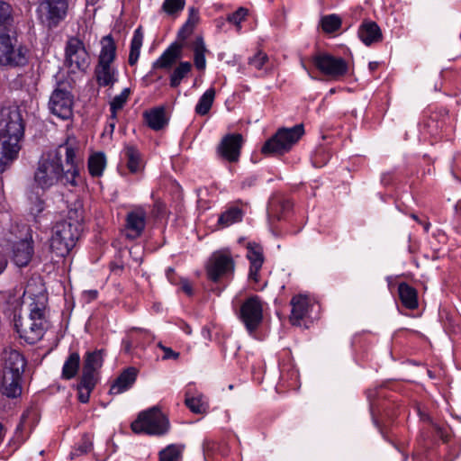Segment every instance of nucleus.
Returning a JSON list of instances; mask_svg holds the SVG:
<instances>
[{
  "label": "nucleus",
  "instance_id": "nucleus-1",
  "mask_svg": "<svg viewBox=\"0 0 461 461\" xmlns=\"http://www.w3.org/2000/svg\"><path fill=\"white\" fill-rule=\"evenodd\" d=\"M23 302L28 306L29 316H14V329L21 339L35 344L50 328L48 309V295L41 277H31L23 294Z\"/></svg>",
  "mask_w": 461,
  "mask_h": 461
},
{
  "label": "nucleus",
  "instance_id": "nucleus-2",
  "mask_svg": "<svg viewBox=\"0 0 461 461\" xmlns=\"http://www.w3.org/2000/svg\"><path fill=\"white\" fill-rule=\"evenodd\" d=\"M67 212L59 220V257L69 256L81 236L85 225L84 204L78 194L71 193L66 200Z\"/></svg>",
  "mask_w": 461,
  "mask_h": 461
},
{
  "label": "nucleus",
  "instance_id": "nucleus-3",
  "mask_svg": "<svg viewBox=\"0 0 461 461\" xmlns=\"http://www.w3.org/2000/svg\"><path fill=\"white\" fill-rule=\"evenodd\" d=\"M23 132L24 127L19 111L3 110L0 118V173L17 158Z\"/></svg>",
  "mask_w": 461,
  "mask_h": 461
},
{
  "label": "nucleus",
  "instance_id": "nucleus-4",
  "mask_svg": "<svg viewBox=\"0 0 461 461\" xmlns=\"http://www.w3.org/2000/svg\"><path fill=\"white\" fill-rule=\"evenodd\" d=\"M366 395L369 402V410L374 426L378 429L384 440L399 450L398 446L391 439L389 431L385 429L386 425L383 424L376 417L377 412L388 421L392 422L396 419L399 414L400 405L397 403L395 397L387 391L384 384L367 389Z\"/></svg>",
  "mask_w": 461,
  "mask_h": 461
},
{
  "label": "nucleus",
  "instance_id": "nucleus-5",
  "mask_svg": "<svg viewBox=\"0 0 461 461\" xmlns=\"http://www.w3.org/2000/svg\"><path fill=\"white\" fill-rule=\"evenodd\" d=\"M3 361L1 392L8 398H16L22 393L21 381L26 360L18 350L8 348L3 351Z\"/></svg>",
  "mask_w": 461,
  "mask_h": 461
},
{
  "label": "nucleus",
  "instance_id": "nucleus-6",
  "mask_svg": "<svg viewBox=\"0 0 461 461\" xmlns=\"http://www.w3.org/2000/svg\"><path fill=\"white\" fill-rule=\"evenodd\" d=\"M104 349L87 351L84 356L83 370L79 382L76 385L77 400L81 403H87L91 393L94 391L98 377L95 375L104 365Z\"/></svg>",
  "mask_w": 461,
  "mask_h": 461
},
{
  "label": "nucleus",
  "instance_id": "nucleus-7",
  "mask_svg": "<svg viewBox=\"0 0 461 461\" xmlns=\"http://www.w3.org/2000/svg\"><path fill=\"white\" fill-rule=\"evenodd\" d=\"M304 134L303 123L291 128H279L274 135L265 141L261 153L265 156H282L288 153Z\"/></svg>",
  "mask_w": 461,
  "mask_h": 461
},
{
  "label": "nucleus",
  "instance_id": "nucleus-8",
  "mask_svg": "<svg viewBox=\"0 0 461 461\" xmlns=\"http://www.w3.org/2000/svg\"><path fill=\"white\" fill-rule=\"evenodd\" d=\"M235 268L236 262L229 249L213 251L204 264L206 278L213 284H221L232 278Z\"/></svg>",
  "mask_w": 461,
  "mask_h": 461
},
{
  "label": "nucleus",
  "instance_id": "nucleus-9",
  "mask_svg": "<svg viewBox=\"0 0 461 461\" xmlns=\"http://www.w3.org/2000/svg\"><path fill=\"white\" fill-rule=\"evenodd\" d=\"M169 428L168 419L158 407L140 411L131 423L132 432L138 435L163 436L168 432Z\"/></svg>",
  "mask_w": 461,
  "mask_h": 461
},
{
  "label": "nucleus",
  "instance_id": "nucleus-10",
  "mask_svg": "<svg viewBox=\"0 0 461 461\" xmlns=\"http://www.w3.org/2000/svg\"><path fill=\"white\" fill-rule=\"evenodd\" d=\"M62 147H65V167H63L59 156V180H64V184L77 186V178L79 177L83 159L77 156V138L74 135H68L65 141L59 143V149Z\"/></svg>",
  "mask_w": 461,
  "mask_h": 461
},
{
  "label": "nucleus",
  "instance_id": "nucleus-11",
  "mask_svg": "<svg viewBox=\"0 0 461 461\" xmlns=\"http://www.w3.org/2000/svg\"><path fill=\"white\" fill-rule=\"evenodd\" d=\"M91 58L84 41L77 36L68 37L64 49V66L71 74L86 73L90 66Z\"/></svg>",
  "mask_w": 461,
  "mask_h": 461
},
{
  "label": "nucleus",
  "instance_id": "nucleus-12",
  "mask_svg": "<svg viewBox=\"0 0 461 461\" xmlns=\"http://www.w3.org/2000/svg\"><path fill=\"white\" fill-rule=\"evenodd\" d=\"M29 62V50L8 33H0V66L22 68Z\"/></svg>",
  "mask_w": 461,
  "mask_h": 461
},
{
  "label": "nucleus",
  "instance_id": "nucleus-13",
  "mask_svg": "<svg viewBox=\"0 0 461 461\" xmlns=\"http://www.w3.org/2000/svg\"><path fill=\"white\" fill-rule=\"evenodd\" d=\"M263 311V302L256 294L246 298L240 304L237 316L249 333L255 332L262 324Z\"/></svg>",
  "mask_w": 461,
  "mask_h": 461
},
{
  "label": "nucleus",
  "instance_id": "nucleus-14",
  "mask_svg": "<svg viewBox=\"0 0 461 461\" xmlns=\"http://www.w3.org/2000/svg\"><path fill=\"white\" fill-rule=\"evenodd\" d=\"M34 179L42 189L52 186L58 181L57 148L42 153Z\"/></svg>",
  "mask_w": 461,
  "mask_h": 461
},
{
  "label": "nucleus",
  "instance_id": "nucleus-15",
  "mask_svg": "<svg viewBox=\"0 0 461 461\" xmlns=\"http://www.w3.org/2000/svg\"><path fill=\"white\" fill-rule=\"evenodd\" d=\"M314 67L324 76L339 79L348 74V64L342 57L328 52H318L312 58Z\"/></svg>",
  "mask_w": 461,
  "mask_h": 461
},
{
  "label": "nucleus",
  "instance_id": "nucleus-16",
  "mask_svg": "<svg viewBox=\"0 0 461 461\" xmlns=\"http://www.w3.org/2000/svg\"><path fill=\"white\" fill-rule=\"evenodd\" d=\"M244 138L241 133H227L216 148L217 156L223 161L237 163L241 155Z\"/></svg>",
  "mask_w": 461,
  "mask_h": 461
},
{
  "label": "nucleus",
  "instance_id": "nucleus-17",
  "mask_svg": "<svg viewBox=\"0 0 461 461\" xmlns=\"http://www.w3.org/2000/svg\"><path fill=\"white\" fill-rule=\"evenodd\" d=\"M292 306L289 321L293 326L309 328L307 320L312 319L310 316V298L305 294H295L290 301Z\"/></svg>",
  "mask_w": 461,
  "mask_h": 461
},
{
  "label": "nucleus",
  "instance_id": "nucleus-18",
  "mask_svg": "<svg viewBox=\"0 0 461 461\" xmlns=\"http://www.w3.org/2000/svg\"><path fill=\"white\" fill-rule=\"evenodd\" d=\"M246 258L249 262L248 278L258 284L260 280L259 272L265 262L264 249L260 243L249 241L246 245Z\"/></svg>",
  "mask_w": 461,
  "mask_h": 461
},
{
  "label": "nucleus",
  "instance_id": "nucleus-19",
  "mask_svg": "<svg viewBox=\"0 0 461 461\" xmlns=\"http://www.w3.org/2000/svg\"><path fill=\"white\" fill-rule=\"evenodd\" d=\"M11 253L13 262L19 267H24L31 262L34 253L32 237H25L12 242Z\"/></svg>",
  "mask_w": 461,
  "mask_h": 461
},
{
  "label": "nucleus",
  "instance_id": "nucleus-20",
  "mask_svg": "<svg viewBox=\"0 0 461 461\" xmlns=\"http://www.w3.org/2000/svg\"><path fill=\"white\" fill-rule=\"evenodd\" d=\"M146 226V212L140 209L131 211L125 219V237L129 240H136L141 236Z\"/></svg>",
  "mask_w": 461,
  "mask_h": 461
},
{
  "label": "nucleus",
  "instance_id": "nucleus-21",
  "mask_svg": "<svg viewBox=\"0 0 461 461\" xmlns=\"http://www.w3.org/2000/svg\"><path fill=\"white\" fill-rule=\"evenodd\" d=\"M138 373V369L134 366L123 369L111 384L109 394L116 395L131 389L137 380Z\"/></svg>",
  "mask_w": 461,
  "mask_h": 461
},
{
  "label": "nucleus",
  "instance_id": "nucleus-22",
  "mask_svg": "<svg viewBox=\"0 0 461 461\" xmlns=\"http://www.w3.org/2000/svg\"><path fill=\"white\" fill-rule=\"evenodd\" d=\"M357 36L366 46H371L383 40L381 28L376 22L369 19H365L361 23L357 30Z\"/></svg>",
  "mask_w": 461,
  "mask_h": 461
},
{
  "label": "nucleus",
  "instance_id": "nucleus-23",
  "mask_svg": "<svg viewBox=\"0 0 461 461\" xmlns=\"http://www.w3.org/2000/svg\"><path fill=\"white\" fill-rule=\"evenodd\" d=\"M145 124L151 130L158 131L168 125L169 118L166 114L164 105L153 107L143 113Z\"/></svg>",
  "mask_w": 461,
  "mask_h": 461
},
{
  "label": "nucleus",
  "instance_id": "nucleus-24",
  "mask_svg": "<svg viewBox=\"0 0 461 461\" xmlns=\"http://www.w3.org/2000/svg\"><path fill=\"white\" fill-rule=\"evenodd\" d=\"M41 23L49 29L58 25V0H44L37 9Z\"/></svg>",
  "mask_w": 461,
  "mask_h": 461
},
{
  "label": "nucleus",
  "instance_id": "nucleus-25",
  "mask_svg": "<svg viewBox=\"0 0 461 461\" xmlns=\"http://www.w3.org/2000/svg\"><path fill=\"white\" fill-rule=\"evenodd\" d=\"M183 47V43L176 41L172 42L160 57L153 62L152 68H170L176 59L181 56Z\"/></svg>",
  "mask_w": 461,
  "mask_h": 461
},
{
  "label": "nucleus",
  "instance_id": "nucleus-26",
  "mask_svg": "<svg viewBox=\"0 0 461 461\" xmlns=\"http://www.w3.org/2000/svg\"><path fill=\"white\" fill-rule=\"evenodd\" d=\"M94 73L100 87L113 86L118 81V71L112 64L97 63Z\"/></svg>",
  "mask_w": 461,
  "mask_h": 461
},
{
  "label": "nucleus",
  "instance_id": "nucleus-27",
  "mask_svg": "<svg viewBox=\"0 0 461 461\" xmlns=\"http://www.w3.org/2000/svg\"><path fill=\"white\" fill-rule=\"evenodd\" d=\"M410 175L406 167H394L391 170L383 172L380 176V183L383 186H395L406 182Z\"/></svg>",
  "mask_w": 461,
  "mask_h": 461
},
{
  "label": "nucleus",
  "instance_id": "nucleus-28",
  "mask_svg": "<svg viewBox=\"0 0 461 461\" xmlns=\"http://www.w3.org/2000/svg\"><path fill=\"white\" fill-rule=\"evenodd\" d=\"M122 153L126 158V166L128 170L131 174H137L140 172L141 167H143V160L138 147L134 144L126 143L124 144Z\"/></svg>",
  "mask_w": 461,
  "mask_h": 461
},
{
  "label": "nucleus",
  "instance_id": "nucleus-29",
  "mask_svg": "<svg viewBox=\"0 0 461 461\" xmlns=\"http://www.w3.org/2000/svg\"><path fill=\"white\" fill-rule=\"evenodd\" d=\"M447 115V112L441 111L430 112L429 115L424 114L422 123L427 132L432 136L438 135L446 124Z\"/></svg>",
  "mask_w": 461,
  "mask_h": 461
},
{
  "label": "nucleus",
  "instance_id": "nucleus-30",
  "mask_svg": "<svg viewBox=\"0 0 461 461\" xmlns=\"http://www.w3.org/2000/svg\"><path fill=\"white\" fill-rule=\"evenodd\" d=\"M398 294L402 304L408 310L419 307L418 291L406 282L398 285Z\"/></svg>",
  "mask_w": 461,
  "mask_h": 461
},
{
  "label": "nucleus",
  "instance_id": "nucleus-31",
  "mask_svg": "<svg viewBox=\"0 0 461 461\" xmlns=\"http://www.w3.org/2000/svg\"><path fill=\"white\" fill-rule=\"evenodd\" d=\"M245 212L238 205H230L223 211L218 218L217 224L221 228H228L243 221Z\"/></svg>",
  "mask_w": 461,
  "mask_h": 461
},
{
  "label": "nucleus",
  "instance_id": "nucleus-32",
  "mask_svg": "<svg viewBox=\"0 0 461 461\" xmlns=\"http://www.w3.org/2000/svg\"><path fill=\"white\" fill-rule=\"evenodd\" d=\"M101 50L98 56V62L103 64H112L116 59L117 46L112 34L102 38Z\"/></svg>",
  "mask_w": 461,
  "mask_h": 461
},
{
  "label": "nucleus",
  "instance_id": "nucleus-33",
  "mask_svg": "<svg viewBox=\"0 0 461 461\" xmlns=\"http://www.w3.org/2000/svg\"><path fill=\"white\" fill-rule=\"evenodd\" d=\"M106 166V157L104 152L98 151L89 156L87 167L88 172L93 177L103 176Z\"/></svg>",
  "mask_w": 461,
  "mask_h": 461
},
{
  "label": "nucleus",
  "instance_id": "nucleus-34",
  "mask_svg": "<svg viewBox=\"0 0 461 461\" xmlns=\"http://www.w3.org/2000/svg\"><path fill=\"white\" fill-rule=\"evenodd\" d=\"M74 96L59 88V119L68 120L73 117Z\"/></svg>",
  "mask_w": 461,
  "mask_h": 461
},
{
  "label": "nucleus",
  "instance_id": "nucleus-35",
  "mask_svg": "<svg viewBox=\"0 0 461 461\" xmlns=\"http://www.w3.org/2000/svg\"><path fill=\"white\" fill-rule=\"evenodd\" d=\"M143 32L142 27L139 26L133 32L132 39L131 41L130 53L128 62L130 66H134L140 54V49L143 43Z\"/></svg>",
  "mask_w": 461,
  "mask_h": 461
},
{
  "label": "nucleus",
  "instance_id": "nucleus-36",
  "mask_svg": "<svg viewBox=\"0 0 461 461\" xmlns=\"http://www.w3.org/2000/svg\"><path fill=\"white\" fill-rule=\"evenodd\" d=\"M94 448L93 435L84 433L79 441L75 445L69 454V459L73 460L78 456H85Z\"/></svg>",
  "mask_w": 461,
  "mask_h": 461
},
{
  "label": "nucleus",
  "instance_id": "nucleus-37",
  "mask_svg": "<svg viewBox=\"0 0 461 461\" xmlns=\"http://www.w3.org/2000/svg\"><path fill=\"white\" fill-rule=\"evenodd\" d=\"M80 366V356L78 352H72L66 359L61 371V376L64 379L70 380L74 378Z\"/></svg>",
  "mask_w": 461,
  "mask_h": 461
},
{
  "label": "nucleus",
  "instance_id": "nucleus-38",
  "mask_svg": "<svg viewBox=\"0 0 461 461\" xmlns=\"http://www.w3.org/2000/svg\"><path fill=\"white\" fill-rule=\"evenodd\" d=\"M194 63L198 70H204L206 68L205 53L207 51L203 37L198 35L194 42Z\"/></svg>",
  "mask_w": 461,
  "mask_h": 461
},
{
  "label": "nucleus",
  "instance_id": "nucleus-39",
  "mask_svg": "<svg viewBox=\"0 0 461 461\" xmlns=\"http://www.w3.org/2000/svg\"><path fill=\"white\" fill-rule=\"evenodd\" d=\"M215 98V89L213 87L208 88L199 98L194 112L196 114L203 116L206 115L213 104Z\"/></svg>",
  "mask_w": 461,
  "mask_h": 461
},
{
  "label": "nucleus",
  "instance_id": "nucleus-40",
  "mask_svg": "<svg viewBox=\"0 0 461 461\" xmlns=\"http://www.w3.org/2000/svg\"><path fill=\"white\" fill-rule=\"evenodd\" d=\"M319 25L324 33L331 34L340 29L342 20L337 14H326L321 17Z\"/></svg>",
  "mask_w": 461,
  "mask_h": 461
},
{
  "label": "nucleus",
  "instance_id": "nucleus-41",
  "mask_svg": "<svg viewBox=\"0 0 461 461\" xmlns=\"http://www.w3.org/2000/svg\"><path fill=\"white\" fill-rule=\"evenodd\" d=\"M185 403L186 407L195 414H203L208 409V403L203 400V395L200 393L197 396H189L188 393H185Z\"/></svg>",
  "mask_w": 461,
  "mask_h": 461
},
{
  "label": "nucleus",
  "instance_id": "nucleus-42",
  "mask_svg": "<svg viewBox=\"0 0 461 461\" xmlns=\"http://www.w3.org/2000/svg\"><path fill=\"white\" fill-rule=\"evenodd\" d=\"M191 68L192 65L189 61H181L170 75V86L172 88L177 87L181 84V81L191 71Z\"/></svg>",
  "mask_w": 461,
  "mask_h": 461
},
{
  "label": "nucleus",
  "instance_id": "nucleus-43",
  "mask_svg": "<svg viewBox=\"0 0 461 461\" xmlns=\"http://www.w3.org/2000/svg\"><path fill=\"white\" fill-rule=\"evenodd\" d=\"M194 8H190V14L186 22L180 27L177 32V39L185 41L194 32V24L198 21L197 16H193Z\"/></svg>",
  "mask_w": 461,
  "mask_h": 461
},
{
  "label": "nucleus",
  "instance_id": "nucleus-44",
  "mask_svg": "<svg viewBox=\"0 0 461 461\" xmlns=\"http://www.w3.org/2000/svg\"><path fill=\"white\" fill-rule=\"evenodd\" d=\"M12 6L5 1L0 0V28L7 29L12 26L14 17Z\"/></svg>",
  "mask_w": 461,
  "mask_h": 461
},
{
  "label": "nucleus",
  "instance_id": "nucleus-45",
  "mask_svg": "<svg viewBox=\"0 0 461 461\" xmlns=\"http://www.w3.org/2000/svg\"><path fill=\"white\" fill-rule=\"evenodd\" d=\"M249 9L246 7H239L235 12L228 14L227 22L234 24L238 31L241 30V23L246 20L249 15Z\"/></svg>",
  "mask_w": 461,
  "mask_h": 461
},
{
  "label": "nucleus",
  "instance_id": "nucleus-46",
  "mask_svg": "<svg viewBox=\"0 0 461 461\" xmlns=\"http://www.w3.org/2000/svg\"><path fill=\"white\" fill-rule=\"evenodd\" d=\"M181 451L175 444L168 445L159 452V461H178Z\"/></svg>",
  "mask_w": 461,
  "mask_h": 461
},
{
  "label": "nucleus",
  "instance_id": "nucleus-47",
  "mask_svg": "<svg viewBox=\"0 0 461 461\" xmlns=\"http://www.w3.org/2000/svg\"><path fill=\"white\" fill-rule=\"evenodd\" d=\"M267 61V54L262 50H258L252 57L249 58L248 64L257 70H260Z\"/></svg>",
  "mask_w": 461,
  "mask_h": 461
},
{
  "label": "nucleus",
  "instance_id": "nucleus-48",
  "mask_svg": "<svg viewBox=\"0 0 461 461\" xmlns=\"http://www.w3.org/2000/svg\"><path fill=\"white\" fill-rule=\"evenodd\" d=\"M184 7V0H165L162 5L163 11L169 15H173L179 11H182Z\"/></svg>",
  "mask_w": 461,
  "mask_h": 461
},
{
  "label": "nucleus",
  "instance_id": "nucleus-49",
  "mask_svg": "<svg viewBox=\"0 0 461 461\" xmlns=\"http://www.w3.org/2000/svg\"><path fill=\"white\" fill-rule=\"evenodd\" d=\"M131 93V89L129 87H125L120 95L113 97V99L110 102V105L122 109L125 104L127 103L129 95Z\"/></svg>",
  "mask_w": 461,
  "mask_h": 461
},
{
  "label": "nucleus",
  "instance_id": "nucleus-50",
  "mask_svg": "<svg viewBox=\"0 0 461 461\" xmlns=\"http://www.w3.org/2000/svg\"><path fill=\"white\" fill-rule=\"evenodd\" d=\"M151 212L157 219L164 218L167 214V204L160 199L155 200Z\"/></svg>",
  "mask_w": 461,
  "mask_h": 461
},
{
  "label": "nucleus",
  "instance_id": "nucleus-51",
  "mask_svg": "<svg viewBox=\"0 0 461 461\" xmlns=\"http://www.w3.org/2000/svg\"><path fill=\"white\" fill-rule=\"evenodd\" d=\"M279 369L281 375H285V373L291 377V378H297L298 377V370L296 369L295 366L289 362L285 363L283 360L279 363Z\"/></svg>",
  "mask_w": 461,
  "mask_h": 461
},
{
  "label": "nucleus",
  "instance_id": "nucleus-52",
  "mask_svg": "<svg viewBox=\"0 0 461 461\" xmlns=\"http://www.w3.org/2000/svg\"><path fill=\"white\" fill-rule=\"evenodd\" d=\"M432 428L434 429L435 430V433L436 435L445 443H447L450 438H451V436L450 434L448 433L447 431V429L434 422L432 423Z\"/></svg>",
  "mask_w": 461,
  "mask_h": 461
},
{
  "label": "nucleus",
  "instance_id": "nucleus-53",
  "mask_svg": "<svg viewBox=\"0 0 461 461\" xmlns=\"http://www.w3.org/2000/svg\"><path fill=\"white\" fill-rule=\"evenodd\" d=\"M158 347L163 351V359H178L180 353L173 350L171 348L164 346L161 342L158 343Z\"/></svg>",
  "mask_w": 461,
  "mask_h": 461
},
{
  "label": "nucleus",
  "instance_id": "nucleus-54",
  "mask_svg": "<svg viewBox=\"0 0 461 461\" xmlns=\"http://www.w3.org/2000/svg\"><path fill=\"white\" fill-rule=\"evenodd\" d=\"M57 105H58V86L53 89L50 96V100H49V103H48V108L50 112V113L54 114V115H58V112H57Z\"/></svg>",
  "mask_w": 461,
  "mask_h": 461
},
{
  "label": "nucleus",
  "instance_id": "nucleus-55",
  "mask_svg": "<svg viewBox=\"0 0 461 461\" xmlns=\"http://www.w3.org/2000/svg\"><path fill=\"white\" fill-rule=\"evenodd\" d=\"M258 182V176L256 175H249L245 176L240 183V187L242 190L251 188L256 185Z\"/></svg>",
  "mask_w": 461,
  "mask_h": 461
},
{
  "label": "nucleus",
  "instance_id": "nucleus-56",
  "mask_svg": "<svg viewBox=\"0 0 461 461\" xmlns=\"http://www.w3.org/2000/svg\"><path fill=\"white\" fill-rule=\"evenodd\" d=\"M64 300H65V310L62 311V314L65 315V311H68V313L72 312L75 306V302L73 296L68 294L64 286Z\"/></svg>",
  "mask_w": 461,
  "mask_h": 461
},
{
  "label": "nucleus",
  "instance_id": "nucleus-57",
  "mask_svg": "<svg viewBox=\"0 0 461 461\" xmlns=\"http://www.w3.org/2000/svg\"><path fill=\"white\" fill-rule=\"evenodd\" d=\"M180 283H181V289L182 291L188 296H193L194 294V289H193V286L191 285V283L189 282V280L185 277H181L180 278Z\"/></svg>",
  "mask_w": 461,
  "mask_h": 461
},
{
  "label": "nucleus",
  "instance_id": "nucleus-58",
  "mask_svg": "<svg viewBox=\"0 0 461 461\" xmlns=\"http://www.w3.org/2000/svg\"><path fill=\"white\" fill-rule=\"evenodd\" d=\"M98 294H99V293L96 289L86 290L83 293L84 299H85L86 303H87L96 300L98 297Z\"/></svg>",
  "mask_w": 461,
  "mask_h": 461
},
{
  "label": "nucleus",
  "instance_id": "nucleus-59",
  "mask_svg": "<svg viewBox=\"0 0 461 461\" xmlns=\"http://www.w3.org/2000/svg\"><path fill=\"white\" fill-rule=\"evenodd\" d=\"M166 276L172 285L177 284V276L174 267H167L166 270Z\"/></svg>",
  "mask_w": 461,
  "mask_h": 461
},
{
  "label": "nucleus",
  "instance_id": "nucleus-60",
  "mask_svg": "<svg viewBox=\"0 0 461 461\" xmlns=\"http://www.w3.org/2000/svg\"><path fill=\"white\" fill-rule=\"evenodd\" d=\"M68 1L59 0V21H61L67 14Z\"/></svg>",
  "mask_w": 461,
  "mask_h": 461
},
{
  "label": "nucleus",
  "instance_id": "nucleus-61",
  "mask_svg": "<svg viewBox=\"0 0 461 461\" xmlns=\"http://www.w3.org/2000/svg\"><path fill=\"white\" fill-rule=\"evenodd\" d=\"M418 414L422 421L429 422L431 425L434 423L431 416L429 413L422 411L420 408L418 409Z\"/></svg>",
  "mask_w": 461,
  "mask_h": 461
},
{
  "label": "nucleus",
  "instance_id": "nucleus-62",
  "mask_svg": "<svg viewBox=\"0 0 461 461\" xmlns=\"http://www.w3.org/2000/svg\"><path fill=\"white\" fill-rule=\"evenodd\" d=\"M7 265H8L7 257L5 254L0 253V275H2L4 273V271L6 269Z\"/></svg>",
  "mask_w": 461,
  "mask_h": 461
},
{
  "label": "nucleus",
  "instance_id": "nucleus-63",
  "mask_svg": "<svg viewBox=\"0 0 461 461\" xmlns=\"http://www.w3.org/2000/svg\"><path fill=\"white\" fill-rule=\"evenodd\" d=\"M433 236L438 238V241L442 243H446L447 240V237L442 230H437V231L433 233Z\"/></svg>",
  "mask_w": 461,
  "mask_h": 461
},
{
  "label": "nucleus",
  "instance_id": "nucleus-64",
  "mask_svg": "<svg viewBox=\"0 0 461 461\" xmlns=\"http://www.w3.org/2000/svg\"><path fill=\"white\" fill-rule=\"evenodd\" d=\"M455 218L461 224V200H458L455 204Z\"/></svg>",
  "mask_w": 461,
  "mask_h": 461
}]
</instances>
